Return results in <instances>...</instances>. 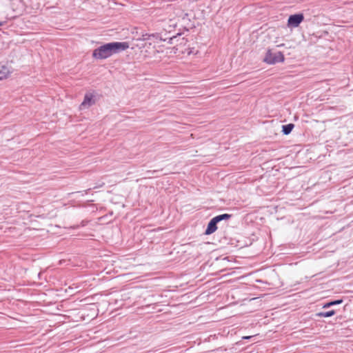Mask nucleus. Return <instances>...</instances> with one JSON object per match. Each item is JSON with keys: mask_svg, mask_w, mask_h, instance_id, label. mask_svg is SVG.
Wrapping results in <instances>:
<instances>
[{"mask_svg": "<svg viewBox=\"0 0 353 353\" xmlns=\"http://www.w3.org/2000/svg\"><path fill=\"white\" fill-rule=\"evenodd\" d=\"M128 48L127 42H111L96 48L92 52V57L97 59H105Z\"/></svg>", "mask_w": 353, "mask_h": 353, "instance_id": "obj_1", "label": "nucleus"}, {"mask_svg": "<svg viewBox=\"0 0 353 353\" xmlns=\"http://www.w3.org/2000/svg\"><path fill=\"white\" fill-rule=\"evenodd\" d=\"M285 61V57L283 52L274 51L272 49L268 50L263 61L270 65H274L279 63H283Z\"/></svg>", "mask_w": 353, "mask_h": 353, "instance_id": "obj_2", "label": "nucleus"}, {"mask_svg": "<svg viewBox=\"0 0 353 353\" xmlns=\"http://www.w3.org/2000/svg\"><path fill=\"white\" fill-rule=\"evenodd\" d=\"M180 47V52L183 56L190 55L191 54H196L197 51L195 50L194 42L189 41L187 39L183 37L179 43Z\"/></svg>", "mask_w": 353, "mask_h": 353, "instance_id": "obj_3", "label": "nucleus"}, {"mask_svg": "<svg viewBox=\"0 0 353 353\" xmlns=\"http://www.w3.org/2000/svg\"><path fill=\"white\" fill-rule=\"evenodd\" d=\"M230 217L231 214H223L214 217L209 222L205 234L208 235L214 233L217 230V223L222 220H228Z\"/></svg>", "mask_w": 353, "mask_h": 353, "instance_id": "obj_4", "label": "nucleus"}, {"mask_svg": "<svg viewBox=\"0 0 353 353\" xmlns=\"http://www.w3.org/2000/svg\"><path fill=\"white\" fill-rule=\"evenodd\" d=\"M96 103L95 95L92 92H87L85 96L83 101L80 105V109L84 110L88 109L90 106L93 105Z\"/></svg>", "mask_w": 353, "mask_h": 353, "instance_id": "obj_5", "label": "nucleus"}, {"mask_svg": "<svg viewBox=\"0 0 353 353\" xmlns=\"http://www.w3.org/2000/svg\"><path fill=\"white\" fill-rule=\"evenodd\" d=\"M303 19L304 16L303 14L290 15L288 20V26L297 27Z\"/></svg>", "mask_w": 353, "mask_h": 353, "instance_id": "obj_6", "label": "nucleus"}, {"mask_svg": "<svg viewBox=\"0 0 353 353\" xmlns=\"http://www.w3.org/2000/svg\"><path fill=\"white\" fill-rule=\"evenodd\" d=\"M12 73L11 69L6 65H0V80L7 79Z\"/></svg>", "mask_w": 353, "mask_h": 353, "instance_id": "obj_7", "label": "nucleus"}, {"mask_svg": "<svg viewBox=\"0 0 353 353\" xmlns=\"http://www.w3.org/2000/svg\"><path fill=\"white\" fill-rule=\"evenodd\" d=\"M334 314H335V311L330 310V311L325 312H319L316 315L319 317H330Z\"/></svg>", "mask_w": 353, "mask_h": 353, "instance_id": "obj_8", "label": "nucleus"}, {"mask_svg": "<svg viewBox=\"0 0 353 353\" xmlns=\"http://www.w3.org/2000/svg\"><path fill=\"white\" fill-rule=\"evenodd\" d=\"M293 128H294V125L292 124V123L283 125V132L285 134H290L291 132V131L292 130Z\"/></svg>", "mask_w": 353, "mask_h": 353, "instance_id": "obj_9", "label": "nucleus"}, {"mask_svg": "<svg viewBox=\"0 0 353 353\" xmlns=\"http://www.w3.org/2000/svg\"><path fill=\"white\" fill-rule=\"evenodd\" d=\"M342 302H343L342 299H339V300L328 302V303H325L323 306V308H327V307H331L332 305H334L341 304Z\"/></svg>", "mask_w": 353, "mask_h": 353, "instance_id": "obj_10", "label": "nucleus"}, {"mask_svg": "<svg viewBox=\"0 0 353 353\" xmlns=\"http://www.w3.org/2000/svg\"><path fill=\"white\" fill-rule=\"evenodd\" d=\"M71 194L74 195L76 197H79V196H83L84 192H72Z\"/></svg>", "mask_w": 353, "mask_h": 353, "instance_id": "obj_11", "label": "nucleus"}, {"mask_svg": "<svg viewBox=\"0 0 353 353\" xmlns=\"http://www.w3.org/2000/svg\"><path fill=\"white\" fill-rule=\"evenodd\" d=\"M283 46H284V43H280V44L276 45L277 47H282Z\"/></svg>", "mask_w": 353, "mask_h": 353, "instance_id": "obj_12", "label": "nucleus"}, {"mask_svg": "<svg viewBox=\"0 0 353 353\" xmlns=\"http://www.w3.org/2000/svg\"><path fill=\"white\" fill-rule=\"evenodd\" d=\"M251 336H243V339H250Z\"/></svg>", "mask_w": 353, "mask_h": 353, "instance_id": "obj_13", "label": "nucleus"}, {"mask_svg": "<svg viewBox=\"0 0 353 353\" xmlns=\"http://www.w3.org/2000/svg\"><path fill=\"white\" fill-rule=\"evenodd\" d=\"M174 37H175L174 36H173V37H170V40H172V39H173V38H174Z\"/></svg>", "mask_w": 353, "mask_h": 353, "instance_id": "obj_14", "label": "nucleus"}, {"mask_svg": "<svg viewBox=\"0 0 353 353\" xmlns=\"http://www.w3.org/2000/svg\"><path fill=\"white\" fill-rule=\"evenodd\" d=\"M1 26V23L0 22V26Z\"/></svg>", "mask_w": 353, "mask_h": 353, "instance_id": "obj_15", "label": "nucleus"}]
</instances>
